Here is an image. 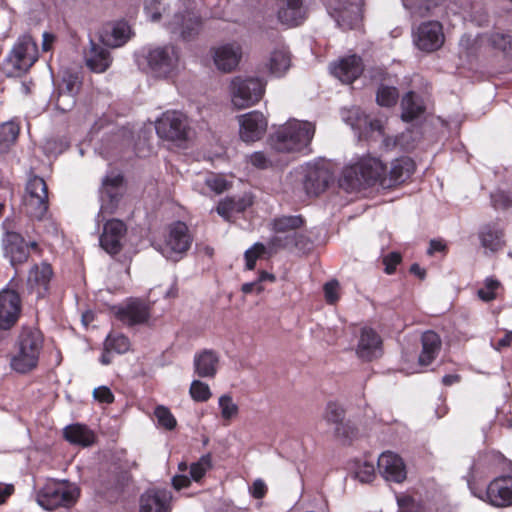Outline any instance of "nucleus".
<instances>
[{
  "label": "nucleus",
  "mask_w": 512,
  "mask_h": 512,
  "mask_svg": "<svg viewBox=\"0 0 512 512\" xmlns=\"http://www.w3.org/2000/svg\"><path fill=\"white\" fill-rule=\"evenodd\" d=\"M422 350L418 357L421 366H429L438 356L442 341L440 336L433 330H427L421 335Z\"/></svg>",
  "instance_id": "27"
},
{
  "label": "nucleus",
  "mask_w": 512,
  "mask_h": 512,
  "mask_svg": "<svg viewBox=\"0 0 512 512\" xmlns=\"http://www.w3.org/2000/svg\"><path fill=\"white\" fill-rule=\"evenodd\" d=\"M171 499L166 489H148L139 498V512H171Z\"/></svg>",
  "instance_id": "17"
},
{
  "label": "nucleus",
  "mask_w": 512,
  "mask_h": 512,
  "mask_svg": "<svg viewBox=\"0 0 512 512\" xmlns=\"http://www.w3.org/2000/svg\"><path fill=\"white\" fill-rule=\"evenodd\" d=\"M80 87V81L76 74L66 73L59 85V91L76 96Z\"/></svg>",
  "instance_id": "55"
},
{
  "label": "nucleus",
  "mask_w": 512,
  "mask_h": 512,
  "mask_svg": "<svg viewBox=\"0 0 512 512\" xmlns=\"http://www.w3.org/2000/svg\"><path fill=\"white\" fill-rule=\"evenodd\" d=\"M126 232V225L120 220H110L104 226L103 234L100 237L101 247L110 254L120 251L121 239Z\"/></svg>",
  "instance_id": "23"
},
{
  "label": "nucleus",
  "mask_w": 512,
  "mask_h": 512,
  "mask_svg": "<svg viewBox=\"0 0 512 512\" xmlns=\"http://www.w3.org/2000/svg\"><path fill=\"white\" fill-rule=\"evenodd\" d=\"M64 437L67 441L81 446H90L94 443V433L81 424L69 425L64 429Z\"/></svg>",
  "instance_id": "38"
},
{
  "label": "nucleus",
  "mask_w": 512,
  "mask_h": 512,
  "mask_svg": "<svg viewBox=\"0 0 512 512\" xmlns=\"http://www.w3.org/2000/svg\"><path fill=\"white\" fill-rule=\"evenodd\" d=\"M338 288L339 284L336 280L324 284V296L328 304H335L339 300Z\"/></svg>",
  "instance_id": "61"
},
{
  "label": "nucleus",
  "mask_w": 512,
  "mask_h": 512,
  "mask_svg": "<svg viewBox=\"0 0 512 512\" xmlns=\"http://www.w3.org/2000/svg\"><path fill=\"white\" fill-rule=\"evenodd\" d=\"M265 82L255 77H235L231 82L232 102L238 109L258 103L265 92Z\"/></svg>",
  "instance_id": "6"
},
{
  "label": "nucleus",
  "mask_w": 512,
  "mask_h": 512,
  "mask_svg": "<svg viewBox=\"0 0 512 512\" xmlns=\"http://www.w3.org/2000/svg\"><path fill=\"white\" fill-rule=\"evenodd\" d=\"M267 253V248L263 243L257 242L251 248L245 251V266L247 270H254L259 258Z\"/></svg>",
  "instance_id": "48"
},
{
  "label": "nucleus",
  "mask_w": 512,
  "mask_h": 512,
  "mask_svg": "<svg viewBox=\"0 0 512 512\" xmlns=\"http://www.w3.org/2000/svg\"><path fill=\"white\" fill-rule=\"evenodd\" d=\"M501 288L499 280L488 277L484 280V286L477 291V296L484 302H491L497 298V291Z\"/></svg>",
  "instance_id": "42"
},
{
  "label": "nucleus",
  "mask_w": 512,
  "mask_h": 512,
  "mask_svg": "<svg viewBox=\"0 0 512 512\" xmlns=\"http://www.w3.org/2000/svg\"><path fill=\"white\" fill-rule=\"evenodd\" d=\"M127 475L125 472H122L121 474L115 476L113 482L111 483V486L109 488L111 494H122L124 493L126 486H127Z\"/></svg>",
  "instance_id": "63"
},
{
  "label": "nucleus",
  "mask_w": 512,
  "mask_h": 512,
  "mask_svg": "<svg viewBox=\"0 0 512 512\" xmlns=\"http://www.w3.org/2000/svg\"><path fill=\"white\" fill-rule=\"evenodd\" d=\"M249 162L257 169H268L274 166L275 160L271 154H266L262 151H257L249 156Z\"/></svg>",
  "instance_id": "53"
},
{
  "label": "nucleus",
  "mask_w": 512,
  "mask_h": 512,
  "mask_svg": "<svg viewBox=\"0 0 512 512\" xmlns=\"http://www.w3.org/2000/svg\"><path fill=\"white\" fill-rule=\"evenodd\" d=\"M84 59L86 66L96 73L105 72L111 64L109 51L92 40L88 50L85 51Z\"/></svg>",
  "instance_id": "26"
},
{
  "label": "nucleus",
  "mask_w": 512,
  "mask_h": 512,
  "mask_svg": "<svg viewBox=\"0 0 512 512\" xmlns=\"http://www.w3.org/2000/svg\"><path fill=\"white\" fill-rule=\"evenodd\" d=\"M154 415L157 419L158 425L166 430H173L177 425L176 418L165 406H157L154 410Z\"/></svg>",
  "instance_id": "47"
},
{
  "label": "nucleus",
  "mask_w": 512,
  "mask_h": 512,
  "mask_svg": "<svg viewBox=\"0 0 512 512\" xmlns=\"http://www.w3.org/2000/svg\"><path fill=\"white\" fill-rule=\"evenodd\" d=\"M402 262V255L399 252L393 251L388 254H386L383 259L382 263L385 266L384 272L387 275H392L396 272L397 266Z\"/></svg>",
  "instance_id": "59"
},
{
  "label": "nucleus",
  "mask_w": 512,
  "mask_h": 512,
  "mask_svg": "<svg viewBox=\"0 0 512 512\" xmlns=\"http://www.w3.org/2000/svg\"><path fill=\"white\" fill-rule=\"evenodd\" d=\"M80 497V488L68 480L48 479L36 491V502L43 509L53 511L58 508H70Z\"/></svg>",
  "instance_id": "4"
},
{
  "label": "nucleus",
  "mask_w": 512,
  "mask_h": 512,
  "mask_svg": "<svg viewBox=\"0 0 512 512\" xmlns=\"http://www.w3.org/2000/svg\"><path fill=\"white\" fill-rule=\"evenodd\" d=\"M385 172H387V166L381 159L370 155L364 156L356 163L345 168L343 184L351 190L372 187L376 184L382 187V179L385 177Z\"/></svg>",
  "instance_id": "3"
},
{
  "label": "nucleus",
  "mask_w": 512,
  "mask_h": 512,
  "mask_svg": "<svg viewBox=\"0 0 512 512\" xmlns=\"http://www.w3.org/2000/svg\"><path fill=\"white\" fill-rule=\"evenodd\" d=\"M378 469L389 481L401 483L406 479V469L402 458L390 451L379 456Z\"/></svg>",
  "instance_id": "21"
},
{
  "label": "nucleus",
  "mask_w": 512,
  "mask_h": 512,
  "mask_svg": "<svg viewBox=\"0 0 512 512\" xmlns=\"http://www.w3.org/2000/svg\"><path fill=\"white\" fill-rule=\"evenodd\" d=\"M219 358L212 350H204L194 357L195 373L202 378H213L217 373Z\"/></svg>",
  "instance_id": "33"
},
{
  "label": "nucleus",
  "mask_w": 512,
  "mask_h": 512,
  "mask_svg": "<svg viewBox=\"0 0 512 512\" xmlns=\"http://www.w3.org/2000/svg\"><path fill=\"white\" fill-rule=\"evenodd\" d=\"M93 397L95 400L102 403H111L114 400L111 390L106 386L95 388L93 391Z\"/></svg>",
  "instance_id": "64"
},
{
  "label": "nucleus",
  "mask_w": 512,
  "mask_h": 512,
  "mask_svg": "<svg viewBox=\"0 0 512 512\" xmlns=\"http://www.w3.org/2000/svg\"><path fill=\"white\" fill-rule=\"evenodd\" d=\"M212 468V456L211 454L203 455L196 463H192L190 466L191 478L198 482L200 481L206 472Z\"/></svg>",
  "instance_id": "43"
},
{
  "label": "nucleus",
  "mask_w": 512,
  "mask_h": 512,
  "mask_svg": "<svg viewBox=\"0 0 512 512\" xmlns=\"http://www.w3.org/2000/svg\"><path fill=\"white\" fill-rule=\"evenodd\" d=\"M478 236L481 245L492 252L500 250L504 245V231L495 222L484 224Z\"/></svg>",
  "instance_id": "30"
},
{
  "label": "nucleus",
  "mask_w": 512,
  "mask_h": 512,
  "mask_svg": "<svg viewBox=\"0 0 512 512\" xmlns=\"http://www.w3.org/2000/svg\"><path fill=\"white\" fill-rule=\"evenodd\" d=\"M382 340L379 334L372 328L365 327L361 330L357 346V355L364 361H371L380 350Z\"/></svg>",
  "instance_id": "25"
},
{
  "label": "nucleus",
  "mask_w": 512,
  "mask_h": 512,
  "mask_svg": "<svg viewBox=\"0 0 512 512\" xmlns=\"http://www.w3.org/2000/svg\"><path fill=\"white\" fill-rule=\"evenodd\" d=\"M344 417L345 410L340 404L333 401L327 403L324 419L328 423L338 425L344 420Z\"/></svg>",
  "instance_id": "50"
},
{
  "label": "nucleus",
  "mask_w": 512,
  "mask_h": 512,
  "mask_svg": "<svg viewBox=\"0 0 512 512\" xmlns=\"http://www.w3.org/2000/svg\"><path fill=\"white\" fill-rule=\"evenodd\" d=\"M289 242H291V249L295 248L299 251L309 250L312 245L309 237L299 230L289 234Z\"/></svg>",
  "instance_id": "56"
},
{
  "label": "nucleus",
  "mask_w": 512,
  "mask_h": 512,
  "mask_svg": "<svg viewBox=\"0 0 512 512\" xmlns=\"http://www.w3.org/2000/svg\"><path fill=\"white\" fill-rule=\"evenodd\" d=\"M43 344V334L39 329L30 326L21 327L10 356L11 369L20 374L35 369Z\"/></svg>",
  "instance_id": "2"
},
{
  "label": "nucleus",
  "mask_w": 512,
  "mask_h": 512,
  "mask_svg": "<svg viewBox=\"0 0 512 512\" xmlns=\"http://www.w3.org/2000/svg\"><path fill=\"white\" fill-rule=\"evenodd\" d=\"M144 60L156 77H167L177 67L179 55L176 47L167 45L150 50Z\"/></svg>",
  "instance_id": "11"
},
{
  "label": "nucleus",
  "mask_w": 512,
  "mask_h": 512,
  "mask_svg": "<svg viewBox=\"0 0 512 512\" xmlns=\"http://www.w3.org/2000/svg\"><path fill=\"white\" fill-rule=\"evenodd\" d=\"M289 242H291V249L295 248L299 251L309 250L312 245L309 237L299 230L289 234Z\"/></svg>",
  "instance_id": "57"
},
{
  "label": "nucleus",
  "mask_w": 512,
  "mask_h": 512,
  "mask_svg": "<svg viewBox=\"0 0 512 512\" xmlns=\"http://www.w3.org/2000/svg\"><path fill=\"white\" fill-rule=\"evenodd\" d=\"M315 126L308 121L288 120L269 135L271 149L279 153H301L309 150Z\"/></svg>",
  "instance_id": "1"
},
{
  "label": "nucleus",
  "mask_w": 512,
  "mask_h": 512,
  "mask_svg": "<svg viewBox=\"0 0 512 512\" xmlns=\"http://www.w3.org/2000/svg\"><path fill=\"white\" fill-rule=\"evenodd\" d=\"M278 22L294 28L302 25L309 16V0H275Z\"/></svg>",
  "instance_id": "10"
},
{
  "label": "nucleus",
  "mask_w": 512,
  "mask_h": 512,
  "mask_svg": "<svg viewBox=\"0 0 512 512\" xmlns=\"http://www.w3.org/2000/svg\"><path fill=\"white\" fill-rule=\"evenodd\" d=\"M357 478L364 483L371 482L375 477V469L372 464L365 463L356 472Z\"/></svg>",
  "instance_id": "62"
},
{
  "label": "nucleus",
  "mask_w": 512,
  "mask_h": 512,
  "mask_svg": "<svg viewBox=\"0 0 512 512\" xmlns=\"http://www.w3.org/2000/svg\"><path fill=\"white\" fill-rule=\"evenodd\" d=\"M52 275L53 271L48 263L36 264L29 271L28 285L36 289L38 295H42L47 291Z\"/></svg>",
  "instance_id": "32"
},
{
  "label": "nucleus",
  "mask_w": 512,
  "mask_h": 512,
  "mask_svg": "<svg viewBox=\"0 0 512 512\" xmlns=\"http://www.w3.org/2000/svg\"><path fill=\"white\" fill-rule=\"evenodd\" d=\"M491 46L501 50L506 58L511 59L509 69L512 70V36L503 33H492L489 37Z\"/></svg>",
  "instance_id": "41"
},
{
  "label": "nucleus",
  "mask_w": 512,
  "mask_h": 512,
  "mask_svg": "<svg viewBox=\"0 0 512 512\" xmlns=\"http://www.w3.org/2000/svg\"><path fill=\"white\" fill-rule=\"evenodd\" d=\"M415 163L409 157H400L391 163L389 172L382 179L383 188H392L404 183L414 173Z\"/></svg>",
  "instance_id": "20"
},
{
  "label": "nucleus",
  "mask_w": 512,
  "mask_h": 512,
  "mask_svg": "<svg viewBox=\"0 0 512 512\" xmlns=\"http://www.w3.org/2000/svg\"><path fill=\"white\" fill-rule=\"evenodd\" d=\"M159 317L154 312L153 302L148 299L130 297V328L135 325L154 328Z\"/></svg>",
  "instance_id": "16"
},
{
  "label": "nucleus",
  "mask_w": 512,
  "mask_h": 512,
  "mask_svg": "<svg viewBox=\"0 0 512 512\" xmlns=\"http://www.w3.org/2000/svg\"><path fill=\"white\" fill-rule=\"evenodd\" d=\"M357 428L350 422H341L336 425L335 437L340 439L343 444H350L357 436Z\"/></svg>",
  "instance_id": "49"
},
{
  "label": "nucleus",
  "mask_w": 512,
  "mask_h": 512,
  "mask_svg": "<svg viewBox=\"0 0 512 512\" xmlns=\"http://www.w3.org/2000/svg\"><path fill=\"white\" fill-rule=\"evenodd\" d=\"M363 71V60L356 54L343 57L331 66V73L346 84L353 83L362 75Z\"/></svg>",
  "instance_id": "15"
},
{
  "label": "nucleus",
  "mask_w": 512,
  "mask_h": 512,
  "mask_svg": "<svg viewBox=\"0 0 512 512\" xmlns=\"http://www.w3.org/2000/svg\"><path fill=\"white\" fill-rule=\"evenodd\" d=\"M105 346L109 351L123 354L128 351V339L123 334L111 333L106 338Z\"/></svg>",
  "instance_id": "46"
},
{
  "label": "nucleus",
  "mask_w": 512,
  "mask_h": 512,
  "mask_svg": "<svg viewBox=\"0 0 512 512\" xmlns=\"http://www.w3.org/2000/svg\"><path fill=\"white\" fill-rule=\"evenodd\" d=\"M491 205L495 210L512 209V193L498 189L490 194Z\"/></svg>",
  "instance_id": "44"
},
{
  "label": "nucleus",
  "mask_w": 512,
  "mask_h": 512,
  "mask_svg": "<svg viewBox=\"0 0 512 512\" xmlns=\"http://www.w3.org/2000/svg\"><path fill=\"white\" fill-rule=\"evenodd\" d=\"M267 253L272 255L279 250L291 249V242H289V234L284 236L275 235L271 237L267 243Z\"/></svg>",
  "instance_id": "54"
},
{
  "label": "nucleus",
  "mask_w": 512,
  "mask_h": 512,
  "mask_svg": "<svg viewBox=\"0 0 512 512\" xmlns=\"http://www.w3.org/2000/svg\"><path fill=\"white\" fill-rule=\"evenodd\" d=\"M20 128L13 122L8 121L0 125V145L8 146L17 139Z\"/></svg>",
  "instance_id": "45"
},
{
  "label": "nucleus",
  "mask_w": 512,
  "mask_h": 512,
  "mask_svg": "<svg viewBox=\"0 0 512 512\" xmlns=\"http://www.w3.org/2000/svg\"><path fill=\"white\" fill-rule=\"evenodd\" d=\"M172 31L179 32L184 40L194 38L201 27V20L193 13L176 14L171 23Z\"/></svg>",
  "instance_id": "28"
},
{
  "label": "nucleus",
  "mask_w": 512,
  "mask_h": 512,
  "mask_svg": "<svg viewBox=\"0 0 512 512\" xmlns=\"http://www.w3.org/2000/svg\"><path fill=\"white\" fill-rule=\"evenodd\" d=\"M157 135L168 141H183L187 139L189 125L187 117L179 111H166L155 123Z\"/></svg>",
  "instance_id": "8"
},
{
  "label": "nucleus",
  "mask_w": 512,
  "mask_h": 512,
  "mask_svg": "<svg viewBox=\"0 0 512 512\" xmlns=\"http://www.w3.org/2000/svg\"><path fill=\"white\" fill-rule=\"evenodd\" d=\"M267 120L259 111H252L240 117V136L245 142H255L263 136Z\"/></svg>",
  "instance_id": "19"
},
{
  "label": "nucleus",
  "mask_w": 512,
  "mask_h": 512,
  "mask_svg": "<svg viewBox=\"0 0 512 512\" xmlns=\"http://www.w3.org/2000/svg\"><path fill=\"white\" fill-rule=\"evenodd\" d=\"M38 59L36 42L30 35L18 38L6 58V69L11 76H20L26 73Z\"/></svg>",
  "instance_id": "5"
},
{
  "label": "nucleus",
  "mask_w": 512,
  "mask_h": 512,
  "mask_svg": "<svg viewBox=\"0 0 512 512\" xmlns=\"http://www.w3.org/2000/svg\"><path fill=\"white\" fill-rule=\"evenodd\" d=\"M127 32L128 23L126 21L110 23L103 29L100 39L104 45L117 48L126 43Z\"/></svg>",
  "instance_id": "31"
},
{
  "label": "nucleus",
  "mask_w": 512,
  "mask_h": 512,
  "mask_svg": "<svg viewBox=\"0 0 512 512\" xmlns=\"http://www.w3.org/2000/svg\"><path fill=\"white\" fill-rule=\"evenodd\" d=\"M399 100V91L394 86L381 84L376 92V103L385 108H391Z\"/></svg>",
  "instance_id": "40"
},
{
  "label": "nucleus",
  "mask_w": 512,
  "mask_h": 512,
  "mask_svg": "<svg viewBox=\"0 0 512 512\" xmlns=\"http://www.w3.org/2000/svg\"><path fill=\"white\" fill-rule=\"evenodd\" d=\"M126 192L125 177L111 171L102 180L100 188L101 210L112 213Z\"/></svg>",
  "instance_id": "12"
},
{
  "label": "nucleus",
  "mask_w": 512,
  "mask_h": 512,
  "mask_svg": "<svg viewBox=\"0 0 512 512\" xmlns=\"http://www.w3.org/2000/svg\"><path fill=\"white\" fill-rule=\"evenodd\" d=\"M24 204L27 214L31 217H44L48 210V190L43 178L33 176L28 180Z\"/></svg>",
  "instance_id": "9"
},
{
  "label": "nucleus",
  "mask_w": 512,
  "mask_h": 512,
  "mask_svg": "<svg viewBox=\"0 0 512 512\" xmlns=\"http://www.w3.org/2000/svg\"><path fill=\"white\" fill-rule=\"evenodd\" d=\"M192 237L188 226L182 221H176L169 226V232L160 251L169 260L178 261L189 250Z\"/></svg>",
  "instance_id": "7"
},
{
  "label": "nucleus",
  "mask_w": 512,
  "mask_h": 512,
  "mask_svg": "<svg viewBox=\"0 0 512 512\" xmlns=\"http://www.w3.org/2000/svg\"><path fill=\"white\" fill-rule=\"evenodd\" d=\"M401 109V119L407 123L417 119L425 112L422 100L413 91L407 92L402 97Z\"/></svg>",
  "instance_id": "36"
},
{
  "label": "nucleus",
  "mask_w": 512,
  "mask_h": 512,
  "mask_svg": "<svg viewBox=\"0 0 512 512\" xmlns=\"http://www.w3.org/2000/svg\"><path fill=\"white\" fill-rule=\"evenodd\" d=\"M331 180L332 176L327 169L314 166L306 171L303 187L308 196H318L327 189Z\"/></svg>",
  "instance_id": "24"
},
{
  "label": "nucleus",
  "mask_w": 512,
  "mask_h": 512,
  "mask_svg": "<svg viewBox=\"0 0 512 512\" xmlns=\"http://www.w3.org/2000/svg\"><path fill=\"white\" fill-rule=\"evenodd\" d=\"M489 503L495 507L512 505V475L499 476L492 480L486 491Z\"/></svg>",
  "instance_id": "18"
},
{
  "label": "nucleus",
  "mask_w": 512,
  "mask_h": 512,
  "mask_svg": "<svg viewBox=\"0 0 512 512\" xmlns=\"http://www.w3.org/2000/svg\"><path fill=\"white\" fill-rule=\"evenodd\" d=\"M398 512H426L424 507L417 503L411 496L397 499Z\"/></svg>",
  "instance_id": "58"
},
{
  "label": "nucleus",
  "mask_w": 512,
  "mask_h": 512,
  "mask_svg": "<svg viewBox=\"0 0 512 512\" xmlns=\"http://www.w3.org/2000/svg\"><path fill=\"white\" fill-rule=\"evenodd\" d=\"M291 65V56L285 47L275 49L269 58V71L276 77H282Z\"/></svg>",
  "instance_id": "39"
},
{
  "label": "nucleus",
  "mask_w": 512,
  "mask_h": 512,
  "mask_svg": "<svg viewBox=\"0 0 512 512\" xmlns=\"http://www.w3.org/2000/svg\"><path fill=\"white\" fill-rule=\"evenodd\" d=\"M219 407L221 409V416L224 420H231L238 414V406L233 402L230 395H222L219 398Z\"/></svg>",
  "instance_id": "52"
},
{
  "label": "nucleus",
  "mask_w": 512,
  "mask_h": 512,
  "mask_svg": "<svg viewBox=\"0 0 512 512\" xmlns=\"http://www.w3.org/2000/svg\"><path fill=\"white\" fill-rule=\"evenodd\" d=\"M56 108L62 112L71 110L75 105V96L59 91L55 102Z\"/></svg>",
  "instance_id": "60"
},
{
  "label": "nucleus",
  "mask_w": 512,
  "mask_h": 512,
  "mask_svg": "<svg viewBox=\"0 0 512 512\" xmlns=\"http://www.w3.org/2000/svg\"><path fill=\"white\" fill-rule=\"evenodd\" d=\"M22 311L20 295L13 289L0 291V330L12 329L19 320Z\"/></svg>",
  "instance_id": "13"
},
{
  "label": "nucleus",
  "mask_w": 512,
  "mask_h": 512,
  "mask_svg": "<svg viewBox=\"0 0 512 512\" xmlns=\"http://www.w3.org/2000/svg\"><path fill=\"white\" fill-rule=\"evenodd\" d=\"M2 246L4 255L10 259L12 266L21 264L28 259V245L20 234L6 232L2 239Z\"/></svg>",
  "instance_id": "22"
},
{
  "label": "nucleus",
  "mask_w": 512,
  "mask_h": 512,
  "mask_svg": "<svg viewBox=\"0 0 512 512\" xmlns=\"http://www.w3.org/2000/svg\"><path fill=\"white\" fill-rule=\"evenodd\" d=\"M241 51L232 45H224L216 49L214 54V62L218 69L223 72H231L235 69L240 61Z\"/></svg>",
  "instance_id": "34"
},
{
  "label": "nucleus",
  "mask_w": 512,
  "mask_h": 512,
  "mask_svg": "<svg viewBox=\"0 0 512 512\" xmlns=\"http://www.w3.org/2000/svg\"><path fill=\"white\" fill-rule=\"evenodd\" d=\"M252 204L253 202L249 197H227L218 203L216 211L225 220L229 221L234 215L246 211Z\"/></svg>",
  "instance_id": "35"
},
{
  "label": "nucleus",
  "mask_w": 512,
  "mask_h": 512,
  "mask_svg": "<svg viewBox=\"0 0 512 512\" xmlns=\"http://www.w3.org/2000/svg\"><path fill=\"white\" fill-rule=\"evenodd\" d=\"M333 17L337 25L343 30L356 28L361 20V9L357 4H348L334 9Z\"/></svg>",
  "instance_id": "29"
},
{
  "label": "nucleus",
  "mask_w": 512,
  "mask_h": 512,
  "mask_svg": "<svg viewBox=\"0 0 512 512\" xmlns=\"http://www.w3.org/2000/svg\"><path fill=\"white\" fill-rule=\"evenodd\" d=\"M306 224L302 215H282L271 221V230L276 234H290L300 230Z\"/></svg>",
  "instance_id": "37"
},
{
  "label": "nucleus",
  "mask_w": 512,
  "mask_h": 512,
  "mask_svg": "<svg viewBox=\"0 0 512 512\" xmlns=\"http://www.w3.org/2000/svg\"><path fill=\"white\" fill-rule=\"evenodd\" d=\"M190 395L196 402H206L210 399L212 394L206 383L200 380H194L190 386Z\"/></svg>",
  "instance_id": "51"
},
{
  "label": "nucleus",
  "mask_w": 512,
  "mask_h": 512,
  "mask_svg": "<svg viewBox=\"0 0 512 512\" xmlns=\"http://www.w3.org/2000/svg\"><path fill=\"white\" fill-rule=\"evenodd\" d=\"M444 33L439 21H427L421 23L415 33L416 46L426 52H433L442 47Z\"/></svg>",
  "instance_id": "14"
}]
</instances>
